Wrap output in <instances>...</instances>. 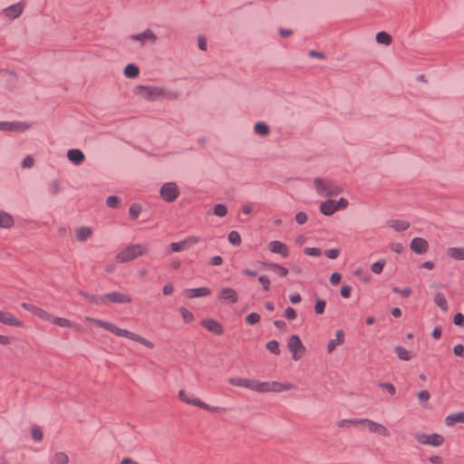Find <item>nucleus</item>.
<instances>
[{
	"instance_id": "obj_1",
	"label": "nucleus",
	"mask_w": 464,
	"mask_h": 464,
	"mask_svg": "<svg viewBox=\"0 0 464 464\" xmlns=\"http://www.w3.org/2000/svg\"><path fill=\"white\" fill-rule=\"evenodd\" d=\"M133 93L140 99L147 102H156L161 100L173 101L180 96L178 91L168 89L160 85H138L134 88Z\"/></svg>"
},
{
	"instance_id": "obj_2",
	"label": "nucleus",
	"mask_w": 464,
	"mask_h": 464,
	"mask_svg": "<svg viewBox=\"0 0 464 464\" xmlns=\"http://www.w3.org/2000/svg\"><path fill=\"white\" fill-rule=\"evenodd\" d=\"M85 320L91 322L92 324L97 325L98 327L109 331L110 333L113 334L116 336L128 338L131 341L140 343L148 348L154 347V344L150 340L129 330L120 328L112 323L89 316H86Z\"/></svg>"
},
{
	"instance_id": "obj_3",
	"label": "nucleus",
	"mask_w": 464,
	"mask_h": 464,
	"mask_svg": "<svg viewBox=\"0 0 464 464\" xmlns=\"http://www.w3.org/2000/svg\"><path fill=\"white\" fill-rule=\"evenodd\" d=\"M337 426L346 428V431L352 432L386 433L385 427L367 419L342 420L337 422Z\"/></svg>"
},
{
	"instance_id": "obj_4",
	"label": "nucleus",
	"mask_w": 464,
	"mask_h": 464,
	"mask_svg": "<svg viewBox=\"0 0 464 464\" xmlns=\"http://www.w3.org/2000/svg\"><path fill=\"white\" fill-rule=\"evenodd\" d=\"M314 184V189L320 197L337 196L343 192V187L329 179L315 178Z\"/></svg>"
},
{
	"instance_id": "obj_5",
	"label": "nucleus",
	"mask_w": 464,
	"mask_h": 464,
	"mask_svg": "<svg viewBox=\"0 0 464 464\" xmlns=\"http://www.w3.org/2000/svg\"><path fill=\"white\" fill-rule=\"evenodd\" d=\"M147 253L148 247L145 245L133 244L119 251L115 258L120 263H127Z\"/></svg>"
},
{
	"instance_id": "obj_6",
	"label": "nucleus",
	"mask_w": 464,
	"mask_h": 464,
	"mask_svg": "<svg viewBox=\"0 0 464 464\" xmlns=\"http://www.w3.org/2000/svg\"><path fill=\"white\" fill-rule=\"evenodd\" d=\"M127 39L130 43H137V46L142 48L146 44H156L158 36L151 29L147 28L140 33L130 34Z\"/></svg>"
},
{
	"instance_id": "obj_7",
	"label": "nucleus",
	"mask_w": 464,
	"mask_h": 464,
	"mask_svg": "<svg viewBox=\"0 0 464 464\" xmlns=\"http://www.w3.org/2000/svg\"><path fill=\"white\" fill-rule=\"evenodd\" d=\"M179 398L182 401H184L188 404L197 406V407L204 409L206 411H214V412H224L225 411V409H223L221 407L210 406V405L205 403L204 401H202L201 400L191 396L190 394H188V392H186L183 390L179 391Z\"/></svg>"
},
{
	"instance_id": "obj_8",
	"label": "nucleus",
	"mask_w": 464,
	"mask_h": 464,
	"mask_svg": "<svg viewBox=\"0 0 464 464\" xmlns=\"http://www.w3.org/2000/svg\"><path fill=\"white\" fill-rule=\"evenodd\" d=\"M287 348L292 353L293 360H300L306 352L305 346L303 344L300 337L296 334H293L289 337L287 342Z\"/></svg>"
},
{
	"instance_id": "obj_9",
	"label": "nucleus",
	"mask_w": 464,
	"mask_h": 464,
	"mask_svg": "<svg viewBox=\"0 0 464 464\" xmlns=\"http://www.w3.org/2000/svg\"><path fill=\"white\" fill-rule=\"evenodd\" d=\"M160 195L164 201L171 203L178 198L179 188L175 182H167L160 187Z\"/></svg>"
},
{
	"instance_id": "obj_10",
	"label": "nucleus",
	"mask_w": 464,
	"mask_h": 464,
	"mask_svg": "<svg viewBox=\"0 0 464 464\" xmlns=\"http://www.w3.org/2000/svg\"><path fill=\"white\" fill-rule=\"evenodd\" d=\"M32 128V124L26 121H0V130L24 132Z\"/></svg>"
},
{
	"instance_id": "obj_11",
	"label": "nucleus",
	"mask_w": 464,
	"mask_h": 464,
	"mask_svg": "<svg viewBox=\"0 0 464 464\" xmlns=\"http://www.w3.org/2000/svg\"><path fill=\"white\" fill-rule=\"evenodd\" d=\"M24 4L22 2L11 5L6 8L3 9L1 12V15L5 19L14 20L18 18L24 12Z\"/></svg>"
},
{
	"instance_id": "obj_12",
	"label": "nucleus",
	"mask_w": 464,
	"mask_h": 464,
	"mask_svg": "<svg viewBox=\"0 0 464 464\" xmlns=\"http://www.w3.org/2000/svg\"><path fill=\"white\" fill-rule=\"evenodd\" d=\"M200 238L198 237H188L180 242H173L169 245V248L172 252H180L188 249L191 246L198 243Z\"/></svg>"
},
{
	"instance_id": "obj_13",
	"label": "nucleus",
	"mask_w": 464,
	"mask_h": 464,
	"mask_svg": "<svg viewBox=\"0 0 464 464\" xmlns=\"http://www.w3.org/2000/svg\"><path fill=\"white\" fill-rule=\"evenodd\" d=\"M104 304L107 303H114V304H129L131 302V298L130 295L120 293V292H111L103 295Z\"/></svg>"
},
{
	"instance_id": "obj_14",
	"label": "nucleus",
	"mask_w": 464,
	"mask_h": 464,
	"mask_svg": "<svg viewBox=\"0 0 464 464\" xmlns=\"http://www.w3.org/2000/svg\"><path fill=\"white\" fill-rule=\"evenodd\" d=\"M218 298L223 302H228L231 304H236L238 301V295L231 287H222L218 295Z\"/></svg>"
},
{
	"instance_id": "obj_15",
	"label": "nucleus",
	"mask_w": 464,
	"mask_h": 464,
	"mask_svg": "<svg viewBox=\"0 0 464 464\" xmlns=\"http://www.w3.org/2000/svg\"><path fill=\"white\" fill-rule=\"evenodd\" d=\"M268 249L272 253L278 254L284 258L287 257L290 254L288 246L285 243L278 240L271 241L268 244Z\"/></svg>"
},
{
	"instance_id": "obj_16",
	"label": "nucleus",
	"mask_w": 464,
	"mask_h": 464,
	"mask_svg": "<svg viewBox=\"0 0 464 464\" xmlns=\"http://www.w3.org/2000/svg\"><path fill=\"white\" fill-rule=\"evenodd\" d=\"M411 251L416 254H424L428 251L429 243L426 239L422 237H414L410 245Z\"/></svg>"
},
{
	"instance_id": "obj_17",
	"label": "nucleus",
	"mask_w": 464,
	"mask_h": 464,
	"mask_svg": "<svg viewBox=\"0 0 464 464\" xmlns=\"http://www.w3.org/2000/svg\"><path fill=\"white\" fill-rule=\"evenodd\" d=\"M201 324L208 332H210L216 335H221L224 332V328H223L222 324L214 319L202 320Z\"/></svg>"
},
{
	"instance_id": "obj_18",
	"label": "nucleus",
	"mask_w": 464,
	"mask_h": 464,
	"mask_svg": "<svg viewBox=\"0 0 464 464\" xmlns=\"http://www.w3.org/2000/svg\"><path fill=\"white\" fill-rule=\"evenodd\" d=\"M22 307L24 308L25 310L29 311L30 313H32L34 315L39 317L40 319L42 320H45V319H49L50 318V313L46 312L45 310L34 305V304H29V303H23L22 304Z\"/></svg>"
},
{
	"instance_id": "obj_19",
	"label": "nucleus",
	"mask_w": 464,
	"mask_h": 464,
	"mask_svg": "<svg viewBox=\"0 0 464 464\" xmlns=\"http://www.w3.org/2000/svg\"><path fill=\"white\" fill-rule=\"evenodd\" d=\"M0 322L5 325L21 327L23 323L9 312L0 311Z\"/></svg>"
},
{
	"instance_id": "obj_20",
	"label": "nucleus",
	"mask_w": 464,
	"mask_h": 464,
	"mask_svg": "<svg viewBox=\"0 0 464 464\" xmlns=\"http://www.w3.org/2000/svg\"><path fill=\"white\" fill-rule=\"evenodd\" d=\"M386 225L388 227L393 229L396 232L405 231L411 226L409 221L404 220V219H396V218L389 219L387 221Z\"/></svg>"
},
{
	"instance_id": "obj_21",
	"label": "nucleus",
	"mask_w": 464,
	"mask_h": 464,
	"mask_svg": "<svg viewBox=\"0 0 464 464\" xmlns=\"http://www.w3.org/2000/svg\"><path fill=\"white\" fill-rule=\"evenodd\" d=\"M67 159L74 165H81L84 160L85 156L83 152L79 149H71L66 152Z\"/></svg>"
},
{
	"instance_id": "obj_22",
	"label": "nucleus",
	"mask_w": 464,
	"mask_h": 464,
	"mask_svg": "<svg viewBox=\"0 0 464 464\" xmlns=\"http://www.w3.org/2000/svg\"><path fill=\"white\" fill-rule=\"evenodd\" d=\"M210 294H211V291L208 287L190 288V289H186L183 292V295L187 298L203 297V296L209 295Z\"/></svg>"
},
{
	"instance_id": "obj_23",
	"label": "nucleus",
	"mask_w": 464,
	"mask_h": 464,
	"mask_svg": "<svg viewBox=\"0 0 464 464\" xmlns=\"http://www.w3.org/2000/svg\"><path fill=\"white\" fill-rule=\"evenodd\" d=\"M266 269L274 272L280 277H285L288 274L287 268L285 266L276 264V263H263L262 264Z\"/></svg>"
},
{
	"instance_id": "obj_24",
	"label": "nucleus",
	"mask_w": 464,
	"mask_h": 464,
	"mask_svg": "<svg viewBox=\"0 0 464 464\" xmlns=\"http://www.w3.org/2000/svg\"><path fill=\"white\" fill-rule=\"evenodd\" d=\"M75 237L78 241L85 242L92 235V229L90 227H80L74 229Z\"/></svg>"
},
{
	"instance_id": "obj_25",
	"label": "nucleus",
	"mask_w": 464,
	"mask_h": 464,
	"mask_svg": "<svg viewBox=\"0 0 464 464\" xmlns=\"http://www.w3.org/2000/svg\"><path fill=\"white\" fill-rule=\"evenodd\" d=\"M14 225V220L12 215L9 213L0 210V227L9 229Z\"/></svg>"
},
{
	"instance_id": "obj_26",
	"label": "nucleus",
	"mask_w": 464,
	"mask_h": 464,
	"mask_svg": "<svg viewBox=\"0 0 464 464\" xmlns=\"http://www.w3.org/2000/svg\"><path fill=\"white\" fill-rule=\"evenodd\" d=\"M336 338L330 340L327 343L328 353H332L337 345H341L344 343V334L342 330H338L335 334Z\"/></svg>"
},
{
	"instance_id": "obj_27",
	"label": "nucleus",
	"mask_w": 464,
	"mask_h": 464,
	"mask_svg": "<svg viewBox=\"0 0 464 464\" xmlns=\"http://www.w3.org/2000/svg\"><path fill=\"white\" fill-rule=\"evenodd\" d=\"M447 255L458 261L464 260V246H452L447 249Z\"/></svg>"
},
{
	"instance_id": "obj_28",
	"label": "nucleus",
	"mask_w": 464,
	"mask_h": 464,
	"mask_svg": "<svg viewBox=\"0 0 464 464\" xmlns=\"http://www.w3.org/2000/svg\"><path fill=\"white\" fill-rule=\"evenodd\" d=\"M294 388L290 382L281 383L279 382H269V389L272 392H281Z\"/></svg>"
},
{
	"instance_id": "obj_29",
	"label": "nucleus",
	"mask_w": 464,
	"mask_h": 464,
	"mask_svg": "<svg viewBox=\"0 0 464 464\" xmlns=\"http://www.w3.org/2000/svg\"><path fill=\"white\" fill-rule=\"evenodd\" d=\"M456 423H464L463 411L450 414L445 418V424L447 426H454Z\"/></svg>"
},
{
	"instance_id": "obj_30",
	"label": "nucleus",
	"mask_w": 464,
	"mask_h": 464,
	"mask_svg": "<svg viewBox=\"0 0 464 464\" xmlns=\"http://www.w3.org/2000/svg\"><path fill=\"white\" fill-rule=\"evenodd\" d=\"M254 132L258 136L266 137L270 134V127L265 121H258L254 125Z\"/></svg>"
},
{
	"instance_id": "obj_31",
	"label": "nucleus",
	"mask_w": 464,
	"mask_h": 464,
	"mask_svg": "<svg viewBox=\"0 0 464 464\" xmlns=\"http://www.w3.org/2000/svg\"><path fill=\"white\" fill-rule=\"evenodd\" d=\"M44 321H49L52 324L61 326V327L71 328V327L74 326V324L70 320H68L66 318H63V317L53 316L51 314H50V318L45 319Z\"/></svg>"
},
{
	"instance_id": "obj_32",
	"label": "nucleus",
	"mask_w": 464,
	"mask_h": 464,
	"mask_svg": "<svg viewBox=\"0 0 464 464\" xmlns=\"http://www.w3.org/2000/svg\"><path fill=\"white\" fill-rule=\"evenodd\" d=\"M320 211L325 216H331L336 211V208L334 206V200L327 199L322 202L320 206Z\"/></svg>"
},
{
	"instance_id": "obj_33",
	"label": "nucleus",
	"mask_w": 464,
	"mask_h": 464,
	"mask_svg": "<svg viewBox=\"0 0 464 464\" xmlns=\"http://www.w3.org/2000/svg\"><path fill=\"white\" fill-rule=\"evenodd\" d=\"M420 444L438 447L442 444L443 437H418Z\"/></svg>"
},
{
	"instance_id": "obj_34",
	"label": "nucleus",
	"mask_w": 464,
	"mask_h": 464,
	"mask_svg": "<svg viewBox=\"0 0 464 464\" xmlns=\"http://www.w3.org/2000/svg\"><path fill=\"white\" fill-rule=\"evenodd\" d=\"M80 295L82 296L85 300L88 302L96 304V305H102L104 304V299L103 295H89L83 291H81Z\"/></svg>"
},
{
	"instance_id": "obj_35",
	"label": "nucleus",
	"mask_w": 464,
	"mask_h": 464,
	"mask_svg": "<svg viewBox=\"0 0 464 464\" xmlns=\"http://www.w3.org/2000/svg\"><path fill=\"white\" fill-rule=\"evenodd\" d=\"M123 73L129 79H135L140 74V69L137 65L129 63L125 66Z\"/></svg>"
},
{
	"instance_id": "obj_36",
	"label": "nucleus",
	"mask_w": 464,
	"mask_h": 464,
	"mask_svg": "<svg viewBox=\"0 0 464 464\" xmlns=\"http://www.w3.org/2000/svg\"><path fill=\"white\" fill-rule=\"evenodd\" d=\"M434 303L441 309V311L448 312V301L442 293H436L434 295Z\"/></svg>"
},
{
	"instance_id": "obj_37",
	"label": "nucleus",
	"mask_w": 464,
	"mask_h": 464,
	"mask_svg": "<svg viewBox=\"0 0 464 464\" xmlns=\"http://www.w3.org/2000/svg\"><path fill=\"white\" fill-rule=\"evenodd\" d=\"M69 458L64 452H56L50 459V464H67Z\"/></svg>"
},
{
	"instance_id": "obj_38",
	"label": "nucleus",
	"mask_w": 464,
	"mask_h": 464,
	"mask_svg": "<svg viewBox=\"0 0 464 464\" xmlns=\"http://www.w3.org/2000/svg\"><path fill=\"white\" fill-rule=\"evenodd\" d=\"M376 42L381 44L389 45L392 43V36L386 32H379L375 36Z\"/></svg>"
},
{
	"instance_id": "obj_39",
	"label": "nucleus",
	"mask_w": 464,
	"mask_h": 464,
	"mask_svg": "<svg viewBox=\"0 0 464 464\" xmlns=\"http://www.w3.org/2000/svg\"><path fill=\"white\" fill-rule=\"evenodd\" d=\"M394 351L401 360L409 361L411 358L410 352L402 346H396Z\"/></svg>"
},
{
	"instance_id": "obj_40",
	"label": "nucleus",
	"mask_w": 464,
	"mask_h": 464,
	"mask_svg": "<svg viewBox=\"0 0 464 464\" xmlns=\"http://www.w3.org/2000/svg\"><path fill=\"white\" fill-rule=\"evenodd\" d=\"M141 212V207L139 204H131L129 208V216L131 219H137Z\"/></svg>"
},
{
	"instance_id": "obj_41",
	"label": "nucleus",
	"mask_w": 464,
	"mask_h": 464,
	"mask_svg": "<svg viewBox=\"0 0 464 464\" xmlns=\"http://www.w3.org/2000/svg\"><path fill=\"white\" fill-rule=\"evenodd\" d=\"M179 314L183 321L187 324L191 323L194 320L193 314L190 311H188L186 307L181 306L179 308Z\"/></svg>"
},
{
	"instance_id": "obj_42",
	"label": "nucleus",
	"mask_w": 464,
	"mask_h": 464,
	"mask_svg": "<svg viewBox=\"0 0 464 464\" xmlns=\"http://www.w3.org/2000/svg\"><path fill=\"white\" fill-rule=\"evenodd\" d=\"M255 392L261 393L270 392L269 382H259L256 380Z\"/></svg>"
},
{
	"instance_id": "obj_43",
	"label": "nucleus",
	"mask_w": 464,
	"mask_h": 464,
	"mask_svg": "<svg viewBox=\"0 0 464 464\" xmlns=\"http://www.w3.org/2000/svg\"><path fill=\"white\" fill-rule=\"evenodd\" d=\"M386 262L384 259H381L375 263H373L372 266H371V270L376 274V275H380L382 270H383V267L385 266Z\"/></svg>"
},
{
	"instance_id": "obj_44",
	"label": "nucleus",
	"mask_w": 464,
	"mask_h": 464,
	"mask_svg": "<svg viewBox=\"0 0 464 464\" xmlns=\"http://www.w3.org/2000/svg\"><path fill=\"white\" fill-rule=\"evenodd\" d=\"M227 238H228L229 243L234 246H239L241 243V237L237 231H235V230L231 231L228 234Z\"/></svg>"
},
{
	"instance_id": "obj_45",
	"label": "nucleus",
	"mask_w": 464,
	"mask_h": 464,
	"mask_svg": "<svg viewBox=\"0 0 464 464\" xmlns=\"http://www.w3.org/2000/svg\"><path fill=\"white\" fill-rule=\"evenodd\" d=\"M213 213L218 217L223 218L227 215V208L224 204H217L214 207Z\"/></svg>"
},
{
	"instance_id": "obj_46",
	"label": "nucleus",
	"mask_w": 464,
	"mask_h": 464,
	"mask_svg": "<svg viewBox=\"0 0 464 464\" xmlns=\"http://www.w3.org/2000/svg\"><path fill=\"white\" fill-rule=\"evenodd\" d=\"M48 190H49L51 195L56 196L60 192V190H61L59 181L56 180V179L52 180L49 183Z\"/></svg>"
},
{
	"instance_id": "obj_47",
	"label": "nucleus",
	"mask_w": 464,
	"mask_h": 464,
	"mask_svg": "<svg viewBox=\"0 0 464 464\" xmlns=\"http://www.w3.org/2000/svg\"><path fill=\"white\" fill-rule=\"evenodd\" d=\"M266 349L270 353H275V354H279V353H280L278 342L276 340L269 341L266 343Z\"/></svg>"
},
{
	"instance_id": "obj_48",
	"label": "nucleus",
	"mask_w": 464,
	"mask_h": 464,
	"mask_svg": "<svg viewBox=\"0 0 464 464\" xmlns=\"http://www.w3.org/2000/svg\"><path fill=\"white\" fill-rule=\"evenodd\" d=\"M245 321L247 324L254 325L260 321V315L256 313H251L246 316Z\"/></svg>"
},
{
	"instance_id": "obj_49",
	"label": "nucleus",
	"mask_w": 464,
	"mask_h": 464,
	"mask_svg": "<svg viewBox=\"0 0 464 464\" xmlns=\"http://www.w3.org/2000/svg\"><path fill=\"white\" fill-rule=\"evenodd\" d=\"M258 282L261 284L264 291H269L271 286L270 279L266 276H260Z\"/></svg>"
},
{
	"instance_id": "obj_50",
	"label": "nucleus",
	"mask_w": 464,
	"mask_h": 464,
	"mask_svg": "<svg viewBox=\"0 0 464 464\" xmlns=\"http://www.w3.org/2000/svg\"><path fill=\"white\" fill-rule=\"evenodd\" d=\"M304 252L305 255L310 256H319L322 255V251L318 247H305Z\"/></svg>"
},
{
	"instance_id": "obj_51",
	"label": "nucleus",
	"mask_w": 464,
	"mask_h": 464,
	"mask_svg": "<svg viewBox=\"0 0 464 464\" xmlns=\"http://www.w3.org/2000/svg\"><path fill=\"white\" fill-rule=\"evenodd\" d=\"M325 301L324 300H317L314 305V311L317 314H322L324 312L325 308Z\"/></svg>"
},
{
	"instance_id": "obj_52",
	"label": "nucleus",
	"mask_w": 464,
	"mask_h": 464,
	"mask_svg": "<svg viewBox=\"0 0 464 464\" xmlns=\"http://www.w3.org/2000/svg\"><path fill=\"white\" fill-rule=\"evenodd\" d=\"M392 291L396 294H399L402 297H408L411 294V290L409 287L401 289V288L395 286L392 288Z\"/></svg>"
},
{
	"instance_id": "obj_53",
	"label": "nucleus",
	"mask_w": 464,
	"mask_h": 464,
	"mask_svg": "<svg viewBox=\"0 0 464 464\" xmlns=\"http://www.w3.org/2000/svg\"><path fill=\"white\" fill-rule=\"evenodd\" d=\"M256 382L254 379H246L243 378L242 387L247 388L249 390L255 391L256 389Z\"/></svg>"
},
{
	"instance_id": "obj_54",
	"label": "nucleus",
	"mask_w": 464,
	"mask_h": 464,
	"mask_svg": "<svg viewBox=\"0 0 464 464\" xmlns=\"http://www.w3.org/2000/svg\"><path fill=\"white\" fill-rule=\"evenodd\" d=\"M119 202H120V198L116 196H110L106 199V205L109 208H117Z\"/></svg>"
},
{
	"instance_id": "obj_55",
	"label": "nucleus",
	"mask_w": 464,
	"mask_h": 464,
	"mask_svg": "<svg viewBox=\"0 0 464 464\" xmlns=\"http://www.w3.org/2000/svg\"><path fill=\"white\" fill-rule=\"evenodd\" d=\"M334 206L336 208V211L344 209L348 207V201L344 198H341L338 201H334Z\"/></svg>"
},
{
	"instance_id": "obj_56",
	"label": "nucleus",
	"mask_w": 464,
	"mask_h": 464,
	"mask_svg": "<svg viewBox=\"0 0 464 464\" xmlns=\"http://www.w3.org/2000/svg\"><path fill=\"white\" fill-rule=\"evenodd\" d=\"M295 221L299 225L304 224L307 221V215H306V213H304L303 211H300V212L296 213V215H295Z\"/></svg>"
},
{
	"instance_id": "obj_57",
	"label": "nucleus",
	"mask_w": 464,
	"mask_h": 464,
	"mask_svg": "<svg viewBox=\"0 0 464 464\" xmlns=\"http://www.w3.org/2000/svg\"><path fill=\"white\" fill-rule=\"evenodd\" d=\"M34 160L31 156H26L22 161V167L24 169H29L34 166Z\"/></svg>"
},
{
	"instance_id": "obj_58",
	"label": "nucleus",
	"mask_w": 464,
	"mask_h": 464,
	"mask_svg": "<svg viewBox=\"0 0 464 464\" xmlns=\"http://www.w3.org/2000/svg\"><path fill=\"white\" fill-rule=\"evenodd\" d=\"M342 280V275L340 273L334 272L330 276V282L332 285H336Z\"/></svg>"
},
{
	"instance_id": "obj_59",
	"label": "nucleus",
	"mask_w": 464,
	"mask_h": 464,
	"mask_svg": "<svg viewBox=\"0 0 464 464\" xmlns=\"http://www.w3.org/2000/svg\"><path fill=\"white\" fill-rule=\"evenodd\" d=\"M390 248L392 251H394L398 254H401L404 250V246H402V244L398 242L392 243L390 245Z\"/></svg>"
},
{
	"instance_id": "obj_60",
	"label": "nucleus",
	"mask_w": 464,
	"mask_h": 464,
	"mask_svg": "<svg viewBox=\"0 0 464 464\" xmlns=\"http://www.w3.org/2000/svg\"><path fill=\"white\" fill-rule=\"evenodd\" d=\"M417 397L421 401H426L430 398V394L427 390H422L418 392Z\"/></svg>"
},
{
	"instance_id": "obj_61",
	"label": "nucleus",
	"mask_w": 464,
	"mask_h": 464,
	"mask_svg": "<svg viewBox=\"0 0 464 464\" xmlns=\"http://www.w3.org/2000/svg\"><path fill=\"white\" fill-rule=\"evenodd\" d=\"M380 386L386 390L390 394H394L396 390H395V387L392 384V383H389V382H382L380 384Z\"/></svg>"
},
{
	"instance_id": "obj_62",
	"label": "nucleus",
	"mask_w": 464,
	"mask_h": 464,
	"mask_svg": "<svg viewBox=\"0 0 464 464\" xmlns=\"http://www.w3.org/2000/svg\"><path fill=\"white\" fill-rule=\"evenodd\" d=\"M339 254H340V251L337 248L329 249L325 252L326 256L331 259L337 258Z\"/></svg>"
},
{
	"instance_id": "obj_63",
	"label": "nucleus",
	"mask_w": 464,
	"mask_h": 464,
	"mask_svg": "<svg viewBox=\"0 0 464 464\" xmlns=\"http://www.w3.org/2000/svg\"><path fill=\"white\" fill-rule=\"evenodd\" d=\"M285 315L289 320H294L296 317V313L292 307H287L285 310Z\"/></svg>"
},
{
	"instance_id": "obj_64",
	"label": "nucleus",
	"mask_w": 464,
	"mask_h": 464,
	"mask_svg": "<svg viewBox=\"0 0 464 464\" xmlns=\"http://www.w3.org/2000/svg\"><path fill=\"white\" fill-rule=\"evenodd\" d=\"M453 353L457 356L464 357V346L462 344H457L453 348Z\"/></svg>"
}]
</instances>
